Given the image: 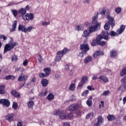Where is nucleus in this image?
Wrapping results in <instances>:
<instances>
[{"instance_id": "51", "label": "nucleus", "mask_w": 126, "mask_h": 126, "mask_svg": "<svg viewBox=\"0 0 126 126\" xmlns=\"http://www.w3.org/2000/svg\"><path fill=\"white\" fill-rule=\"evenodd\" d=\"M50 22H44L42 23V25L43 26H47V25H50Z\"/></svg>"}, {"instance_id": "7", "label": "nucleus", "mask_w": 126, "mask_h": 126, "mask_svg": "<svg viewBox=\"0 0 126 126\" xmlns=\"http://www.w3.org/2000/svg\"><path fill=\"white\" fill-rule=\"evenodd\" d=\"M122 85L118 88V91L122 92H125L126 90V76H124L122 79L121 80Z\"/></svg>"}, {"instance_id": "60", "label": "nucleus", "mask_w": 126, "mask_h": 126, "mask_svg": "<svg viewBox=\"0 0 126 126\" xmlns=\"http://www.w3.org/2000/svg\"><path fill=\"white\" fill-rule=\"evenodd\" d=\"M100 123H99L98 122H97L96 123L94 124V126H100Z\"/></svg>"}, {"instance_id": "5", "label": "nucleus", "mask_w": 126, "mask_h": 126, "mask_svg": "<svg viewBox=\"0 0 126 126\" xmlns=\"http://www.w3.org/2000/svg\"><path fill=\"white\" fill-rule=\"evenodd\" d=\"M54 116H59L61 120H67V114L63 110H58L54 112Z\"/></svg>"}, {"instance_id": "23", "label": "nucleus", "mask_w": 126, "mask_h": 126, "mask_svg": "<svg viewBox=\"0 0 126 126\" xmlns=\"http://www.w3.org/2000/svg\"><path fill=\"white\" fill-rule=\"evenodd\" d=\"M93 58L91 56H88L85 60V63H89L90 62H92Z\"/></svg>"}, {"instance_id": "13", "label": "nucleus", "mask_w": 126, "mask_h": 126, "mask_svg": "<svg viewBox=\"0 0 126 126\" xmlns=\"http://www.w3.org/2000/svg\"><path fill=\"white\" fill-rule=\"evenodd\" d=\"M109 35L110 34L108 32H103L102 35H101V39H104V40L108 41V40H109Z\"/></svg>"}, {"instance_id": "55", "label": "nucleus", "mask_w": 126, "mask_h": 126, "mask_svg": "<svg viewBox=\"0 0 126 126\" xmlns=\"http://www.w3.org/2000/svg\"><path fill=\"white\" fill-rule=\"evenodd\" d=\"M90 1H91V0H84V3H86L87 4H89V3H90Z\"/></svg>"}, {"instance_id": "8", "label": "nucleus", "mask_w": 126, "mask_h": 126, "mask_svg": "<svg viewBox=\"0 0 126 126\" xmlns=\"http://www.w3.org/2000/svg\"><path fill=\"white\" fill-rule=\"evenodd\" d=\"M101 40H102V36H101V35H99L97 36V41L96 43L97 45H99V46H105L106 44H107V42L105 41H101Z\"/></svg>"}, {"instance_id": "40", "label": "nucleus", "mask_w": 126, "mask_h": 126, "mask_svg": "<svg viewBox=\"0 0 126 126\" xmlns=\"http://www.w3.org/2000/svg\"><path fill=\"white\" fill-rule=\"evenodd\" d=\"M72 118H73V114L72 113H69L67 115V119H72Z\"/></svg>"}, {"instance_id": "21", "label": "nucleus", "mask_w": 126, "mask_h": 126, "mask_svg": "<svg viewBox=\"0 0 126 126\" xmlns=\"http://www.w3.org/2000/svg\"><path fill=\"white\" fill-rule=\"evenodd\" d=\"M118 55V52L116 51L115 50H113L110 52V57L111 58H116Z\"/></svg>"}, {"instance_id": "19", "label": "nucleus", "mask_w": 126, "mask_h": 126, "mask_svg": "<svg viewBox=\"0 0 126 126\" xmlns=\"http://www.w3.org/2000/svg\"><path fill=\"white\" fill-rule=\"evenodd\" d=\"M17 25V21H14V23L12 26V28L10 29V32H13V31H15V29H16V26Z\"/></svg>"}, {"instance_id": "56", "label": "nucleus", "mask_w": 126, "mask_h": 126, "mask_svg": "<svg viewBox=\"0 0 126 126\" xmlns=\"http://www.w3.org/2000/svg\"><path fill=\"white\" fill-rule=\"evenodd\" d=\"M69 66H70V64H66L65 67V69L68 70L69 69Z\"/></svg>"}, {"instance_id": "50", "label": "nucleus", "mask_w": 126, "mask_h": 126, "mask_svg": "<svg viewBox=\"0 0 126 126\" xmlns=\"http://www.w3.org/2000/svg\"><path fill=\"white\" fill-rule=\"evenodd\" d=\"M39 77H41V78H43L45 77V76H46V74H44L43 73H40L39 74Z\"/></svg>"}, {"instance_id": "36", "label": "nucleus", "mask_w": 126, "mask_h": 126, "mask_svg": "<svg viewBox=\"0 0 126 126\" xmlns=\"http://www.w3.org/2000/svg\"><path fill=\"white\" fill-rule=\"evenodd\" d=\"M97 45V36L96 39H94L92 42H91V45L93 47L96 46Z\"/></svg>"}, {"instance_id": "4", "label": "nucleus", "mask_w": 126, "mask_h": 126, "mask_svg": "<svg viewBox=\"0 0 126 126\" xmlns=\"http://www.w3.org/2000/svg\"><path fill=\"white\" fill-rule=\"evenodd\" d=\"M17 45V42H14L13 39L11 38L10 41L8 44H6L4 48V53H7V52H9L12 49H14L15 46Z\"/></svg>"}, {"instance_id": "22", "label": "nucleus", "mask_w": 126, "mask_h": 126, "mask_svg": "<svg viewBox=\"0 0 126 126\" xmlns=\"http://www.w3.org/2000/svg\"><path fill=\"white\" fill-rule=\"evenodd\" d=\"M44 71L45 73V76H49L51 73V68H45L44 69Z\"/></svg>"}, {"instance_id": "37", "label": "nucleus", "mask_w": 126, "mask_h": 126, "mask_svg": "<svg viewBox=\"0 0 126 126\" xmlns=\"http://www.w3.org/2000/svg\"><path fill=\"white\" fill-rule=\"evenodd\" d=\"M33 28L32 26L28 27L27 29H26V33H27V32H31Z\"/></svg>"}, {"instance_id": "32", "label": "nucleus", "mask_w": 126, "mask_h": 126, "mask_svg": "<svg viewBox=\"0 0 126 126\" xmlns=\"http://www.w3.org/2000/svg\"><path fill=\"white\" fill-rule=\"evenodd\" d=\"M72 99H69L68 100H66V101H65V103H69V102H71V101H74V100H76V97H75L74 95H72Z\"/></svg>"}, {"instance_id": "29", "label": "nucleus", "mask_w": 126, "mask_h": 126, "mask_svg": "<svg viewBox=\"0 0 126 126\" xmlns=\"http://www.w3.org/2000/svg\"><path fill=\"white\" fill-rule=\"evenodd\" d=\"M108 120L110 122H112V121H114L115 120V116L114 115H108L107 116Z\"/></svg>"}, {"instance_id": "6", "label": "nucleus", "mask_w": 126, "mask_h": 126, "mask_svg": "<svg viewBox=\"0 0 126 126\" xmlns=\"http://www.w3.org/2000/svg\"><path fill=\"white\" fill-rule=\"evenodd\" d=\"M80 49L82 51V53L80 54V56L81 58H83V57L86 55V53H87L88 51L90 50L89 45L86 43L81 44Z\"/></svg>"}, {"instance_id": "31", "label": "nucleus", "mask_w": 126, "mask_h": 126, "mask_svg": "<svg viewBox=\"0 0 126 126\" xmlns=\"http://www.w3.org/2000/svg\"><path fill=\"white\" fill-rule=\"evenodd\" d=\"M11 11L12 12V14H13L14 17H16L17 16V15L18 14V11L14 9H11Z\"/></svg>"}, {"instance_id": "10", "label": "nucleus", "mask_w": 126, "mask_h": 126, "mask_svg": "<svg viewBox=\"0 0 126 126\" xmlns=\"http://www.w3.org/2000/svg\"><path fill=\"white\" fill-rule=\"evenodd\" d=\"M27 78H28V76L25 74H21L18 79V81L19 82H21V81H25L27 80Z\"/></svg>"}, {"instance_id": "16", "label": "nucleus", "mask_w": 126, "mask_h": 126, "mask_svg": "<svg viewBox=\"0 0 126 126\" xmlns=\"http://www.w3.org/2000/svg\"><path fill=\"white\" fill-rule=\"evenodd\" d=\"M41 84L43 86V87H46L47 85H48V83H49V81L47 79H43L41 82Z\"/></svg>"}, {"instance_id": "11", "label": "nucleus", "mask_w": 126, "mask_h": 126, "mask_svg": "<svg viewBox=\"0 0 126 126\" xmlns=\"http://www.w3.org/2000/svg\"><path fill=\"white\" fill-rule=\"evenodd\" d=\"M67 52H68V49L64 48L63 50L58 51L57 52V55L58 56H60L63 58V55H65Z\"/></svg>"}, {"instance_id": "48", "label": "nucleus", "mask_w": 126, "mask_h": 126, "mask_svg": "<svg viewBox=\"0 0 126 126\" xmlns=\"http://www.w3.org/2000/svg\"><path fill=\"white\" fill-rule=\"evenodd\" d=\"M78 31H80V30H83V27L82 26H78L76 27Z\"/></svg>"}, {"instance_id": "15", "label": "nucleus", "mask_w": 126, "mask_h": 126, "mask_svg": "<svg viewBox=\"0 0 126 126\" xmlns=\"http://www.w3.org/2000/svg\"><path fill=\"white\" fill-rule=\"evenodd\" d=\"M125 29H126V26L123 25L120 27V29L118 30L117 32L120 35V34H122V33L125 31Z\"/></svg>"}, {"instance_id": "63", "label": "nucleus", "mask_w": 126, "mask_h": 126, "mask_svg": "<svg viewBox=\"0 0 126 126\" xmlns=\"http://www.w3.org/2000/svg\"><path fill=\"white\" fill-rule=\"evenodd\" d=\"M63 126H70L69 125V124H68L67 123H64Z\"/></svg>"}, {"instance_id": "41", "label": "nucleus", "mask_w": 126, "mask_h": 126, "mask_svg": "<svg viewBox=\"0 0 126 126\" xmlns=\"http://www.w3.org/2000/svg\"><path fill=\"white\" fill-rule=\"evenodd\" d=\"M93 116V113H90L89 114H88L86 116V119H87V120H88L89 119H90V118L91 117H92Z\"/></svg>"}, {"instance_id": "64", "label": "nucleus", "mask_w": 126, "mask_h": 126, "mask_svg": "<svg viewBox=\"0 0 126 126\" xmlns=\"http://www.w3.org/2000/svg\"><path fill=\"white\" fill-rule=\"evenodd\" d=\"M17 126H22V123L21 122H18L17 123Z\"/></svg>"}, {"instance_id": "2", "label": "nucleus", "mask_w": 126, "mask_h": 126, "mask_svg": "<svg viewBox=\"0 0 126 126\" xmlns=\"http://www.w3.org/2000/svg\"><path fill=\"white\" fill-rule=\"evenodd\" d=\"M106 18L108 20V22L106 23L104 25V29L105 30H109L110 27V25H111L112 28L115 26V22H114V18L111 16L109 12L106 13Z\"/></svg>"}, {"instance_id": "30", "label": "nucleus", "mask_w": 126, "mask_h": 126, "mask_svg": "<svg viewBox=\"0 0 126 126\" xmlns=\"http://www.w3.org/2000/svg\"><path fill=\"white\" fill-rule=\"evenodd\" d=\"M81 81L83 83H84L85 84V83H86L87 81H88V78L86 76H84L82 78V80Z\"/></svg>"}, {"instance_id": "27", "label": "nucleus", "mask_w": 126, "mask_h": 126, "mask_svg": "<svg viewBox=\"0 0 126 126\" xmlns=\"http://www.w3.org/2000/svg\"><path fill=\"white\" fill-rule=\"evenodd\" d=\"M68 89L70 90V91H74V90H75V84H71L69 87Z\"/></svg>"}, {"instance_id": "58", "label": "nucleus", "mask_w": 126, "mask_h": 126, "mask_svg": "<svg viewBox=\"0 0 126 126\" xmlns=\"http://www.w3.org/2000/svg\"><path fill=\"white\" fill-rule=\"evenodd\" d=\"M5 79H6V80H9V79H10V75L5 76Z\"/></svg>"}, {"instance_id": "25", "label": "nucleus", "mask_w": 126, "mask_h": 126, "mask_svg": "<svg viewBox=\"0 0 126 126\" xmlns=\"http://www.w3.org/2000/svg\"><path fill=\"white\" fill-rule=\"evenodd\" d=\"M90 33L91 32H88L87 30H85L84 32V35H83V37H85V38L90 37Z\"/></svg>"}, {"instance_id": "52", "label": "nucleus", "mask_w": 126, "mask_h": 126, "mask_svg": "<svg viewBox=\"0 0 126 126\" xmlns=\"http://www.w3.org/2000/svg\"><path fill=\"white\" fill-rule=\"evenodd\" d=\"M23 65H27V64H28V60H27V59H26L24 61V62H23Z\"/></svg>"}, {"instance_id": "61", "label": "nucleus", "mask_w": 126, "mask_h": 126, "mask_svg": "<svg viewBox=\"0 0 126 126\" xmlns=\"http://www.w3.org/2000/svg\"><path fill=\"white\" fill-rule=\"evenodd\" d=\"M20 71L21 72H24V71H25V69H24V68H22V67H20Z\"/></svg>"}, {"instance_id": "24", "label": "nucleus", "mask_w": 126, "mask_h": 126, "mask_svg": "<svg viewBox=\"0 0 126 126\" xmlns=\"http://www.w3.org/2000/svg\"><path fill=\"white\" fill-rule=\"evenodd\" d=\"M99 79L100 80H102L104 82H108L109 81L108 80V78L106 77L105 76H100L99 77Z\"/></svg>"}, {"instance_id": "62", "label": "nucleus", "mask_w": 126, "mask_h": 126, "mask_svg": "<svg viewBox=\"0 0 126 126\" xmlns=\"http://www.w3.org/2000/svg\"><path fill=\"white\" fill-rule=\"evenodd\" d=\"M10 79L14 80L15 79V76L10 75Z\"/></svg>"}, {"instance_id": "45", "label": "nucleus", "mask_w": 126, "mask_h": 126, "mask_svg": "<svg viewBox=\"0 0 126 126\" xmlns=\"http://www.w3.org/2000/svg\"><path fill=\"white\" fill-rule=\"evenodd\" d=\"M63 57L62 56H57L55 59V62H59V61H61Z\"/></svg>"}, {"instance_id": "49", "label": "nucleus", "mask_w": 126, "mask_h": 126, "mask_svg": "<svg viewBox=\"0 0 126 126\" xmlns=\"http://www.w3.org/2000/svg\"><path fill=\"white\" fill-rule=\"evenodd\" d=\"M106 9H103L101 12H100V14L101 15L105 16L106 14Z\"/></svg>"}, {"instance_id": "18", "label": "nucleus", "mask_w": 126, "mask_h": 126, "mask_svg": "<svg viewBox=\"0 0 126 126\" xmlns=\"http://www.w3.org/2000/svg\"><path fill=\"white\" fill-rule=\"evenodd\" d=\"M27 104L28 107H29L30 109H33V107H34L35 105V104L34 103V101H33L32 100H30L27 102Z\"/></svg>"}, {"instance_id": "1", "label": "nucleus", "mask_w": 126, "mask_h": 126, "mask_svg": "<svg viewBox=\"0 0 126 126\" xmlns=\"http://www.w3.org/2000/svg\"><path fill=\"white\" fill-rule=\"evenodd\" d=\"M98 13L94 14V15L92 18V24L94 25L91 26L89 27V31L90 33H93L95 32L96 30H98V28H100L101 24L100 23H97V19H98Z\"/></svg>"}, {"instance_id": "47", "label": "nucleus", "mask_w": 126, "mask_h": 126, "mask_svg": "<svg viewBox=\"0 0 126 126\" xmlns=\"http://www.w3.org/2000/svg\"><path fill=\"white\" fill-rule=\"evenodd\" d=\"M109 93H110L109 91H105L103 93L102 95L103 96H107V95H108Z\"/></svg>"}, {"instance_id": "28", "label": "nucleus", "mask_w": 126, "mask_h": 126, "mask_svg": "<svg viewBox=\"0 0 126 126\" xmlns=\"http://www.w3.org/2000/svg\"><path fill=\"white\" fill-rule=\"evenodd\" d=\"M5 86L4 85H1L0 86V94H4V89Z\"/></svg>"}, {"instance_id": "35", "label": "nucleus", "mask_w": 126, "mask_h": 126, "mask_svg": "<svg viewBox=\"0 0 126 126\" xmlns=\"http://www.w3.org/2000/svg\"><path fill=\"white\" fill-rule=\"evenodd\" d=\"M115 11L116 12L117 14L121 13L122 11V8L121 7H117L115 9Z\"/></svg>"}, {"instance_id": "14", "label": "nucleus", "mask_w": 126, "mask_h": 126, "mask_svg": "<svg viewBox=\"0 0 126 126\" xmlns=\"http://www.w3.org/2000/svg\"><path fill=\"white\" fill-rule=\"evenodd\" d=\"M14 116V114H8L6 116L5 119L7 121H9V122H12V121H13Z\"/></svg>"}, {"instance_id": "17", "label": "nucleus", "mask_w": 126, "mask_h": 126, "mask_svg": "<svg viewBox=\"0 0 126 126\" xmlns=\"http://www.w3.org/2000/svg\"><path fill=\"white\" fill-rule=\"evenodd\" d=\"M19 31H22V32H24L26 33V28H25V26L19 25L18 27Z\"/></svg>"}, {"instance_id": "20", "label": "nucleus", "mask_w": 126, "mask_h": 126, "mask_svg": "<svg viewBox=\"0 0 126 126\" xmlns=\"http://www.w3.org/2000/svg\"><path fill=\"white\" fill-rule=\"evenodd\" d=\"M47 99L48 101H53L55 99V96L53 94L50 93L47 95Z\"/></svg>"}, {"instance_id": "43", "label": "nucleus", "mask_w": 126, "mask_h": 126, "mask_svg": "<svg viewBox=\"0 0 126 126\" xmlns=\"http://www.w3.org/2000/svg\"><path fill=\"white\" fill-rule=\"evenodd\" d=\"M110 35L112 37H113V36H118V34L116 32H115L113 31L111 32Z\"/></svg>"}, {"instance_id": "54", "label": "nucleus", "mask_w": 126, "mask_h": 126, "mask_svg": "<svg viewBox=\"0 0 126 126\" xmlns=\"http://www.w3.org/2000/svg\"><path fill=\"white\" fill-rule=\"evenodd\" d=\"M87 88L89 90H90V91H91L92 90H95V89H94V88H93V87H91L90 86H88Z\"/></svg>"}, {"instance_id": "34", "label": "nucleus", "mask_w": 126, "mask_h": 126, "mask_svg": "<svg viewBox=\"0 0 126 126\" xmlns=\"http://www.w3.org/2000/svg\"><path fill=\"white\" fill-rule=\"evenodd\" d=\"M97 122L99 124H102V123H103V122H104V119H103L102 116H99V117H98V118H97Z\"/></svg>"}, {"instance_id": "46", "label": "nucleus", "mask_w": 126, "mask_h": 126, "mask_svg": "<svg viewBox=\"0 0 126 126\" xmlns=\"http://www.w3.org/2000/svg\"><path fill=\"white\" fill-rule=\"evenodd\" d=\"M39 63H43V58H42V56L41 55L38 54V59Z\"/></svg>"}, {"instance_id": "53", "label": "nucleus", "mask_w": 126, "mask_h": 126, "mask_svg": "<svg viewBox=\"0 0 126 126\" xmlns=\"http://www.w3.org/2000/svg\"><path fill=\"white\" fill-rule=\"evenodd\" d=\"M84 84H85L84 83H83L81 81V82L79 83L78 86V87H80V88L82 87V86H83V85H84Z\"/></svg>"}, {"instance_id": "44", "label": "nucleus", "mask_w": 126, "mask_h": 126, "mask_svg": "<svg viewBox=\"0 0 126 126\" xmlns=\"http://www.w3.org/2000/svg\"><path fill=\"white\" fill-rule=\"evenodd\" d=\"M17 103L16 102H14L12 105V108L15 110V109H17Z\"/></svg>"}, {"instance_id": "33", "label": "nucleus", "mask_w": 126, "mask_h": 126, "mask_svg": "<svg viewBox=\"0 0 126 126\" xmlns=\"http://www.w3.org/2000/svg\"><path fill=\"white\" fill-rule=\"evenodd\" d=\"M87 104L88 106H91L92 104V96H91L87 101Z\"/></svg>"}, {"instance_id": "12", "label": "nucleus", "mask_w": 126, "mask_h": 126, "mask_svg": "<svg viewBox=\"0 0 126 126\" xmlns=\"http://www.w3.org/2000/svg\"><path fill=\"white\" fill-rule=\"evenodd\" d=\"M78 109V105L77 104L73 103L69 106V110L70 112H73V111H76Z\"/></svg>"}, {"instance_id": "26", "label": "nucleus", "mask_w": 126, "mask_h": 126, "mask_svg": "<svg viewBox=\"0 0 126 126\" xmlns=\"http://www.w3.org/2000/svg\"><path fill=\"white\" fill-rule=\"evenodd\" d=\"M11 94L13 95V96H14V97H20V95H19V94L17 93L15 90H13L11 92Z\"/></svg>"}, {"instance_id": "3", "label": "nucleus", "mask_w": 126, "mask_h": 126, "mask_svg": "<svg viewBox=\"0 0 126 126\" xmlns=\"http://www.w3.org/2000/svg\"><path fill=\"white\" fill-rule=\"evenodd\" d=\"M19 11L20 13L22 14V16L24 20L29 21V20H33L34 19V15L33 13H27L25 15V13H26V10L25 9L21 8L19 10Z\"/></svg>"}, {"instance_id": "59", "label": "nucleus", "mask_w": 126, "mask_h": 126, "mask_svg": "<svg viewBox=\"0 0 126 126\" xmlns=\"http://www.w3.org/2000/svg\"><path fill=\"white\" fill-rule=\"evenodd\" d=\"M98 76H95V75H94L93 77H92V79L93 80H96V79H98Z\"/></svg>"}, {"instance_id": "9", "label": "nucleus", "mask_w": 126, "mask_h": 126, "mask_svg": "<svg viewBox=\"0 0 126 126\" xmlns=\"http://www.w3.org/2000/svg\"><path fill=\"white\" fill-rule=\"evenodd\" d=\"M0 104H3V106H5V107L10 106V102L8 99H0Z\"/></svg>"}, {"instance_id": "39", "label": "nucleus", "mask_w": 126, "mask_h": 126, "mask_svg": "<svg viewBox=\"0 0 126 126\" xmlns=\"http://www.w3.org/2000/svg\"><path fill=\"white\" fill-rule=\"evenodd\" d=\"M12 62H16L17 61V56L13 55L12 56L11 58Z\"/></svg>"}, {"instance_id": "57", "label": "nucleus", "mask_w": 126, "mask_h": 126, "mask_svg": "<svg viewBox=\"0 0 126 126\" xmlns=\"http://www.w3.org/2000/svg\"><path fill=\"white\" fill-rule=\"evenodd\" d=\"M101 104H99V108H101L102 106V108H104V101H101L100 102Z\"/></svg>"}, {"instance_id": "42", "label": "nucleus", "mask_w": 126, "mask_h": 126, "mask_svg": "<svg viewBox=\"0 0 126 126\" xmlns=\"http://www.w3.org/2000/svg\"><path fill=\"white\" fill-rule=\"evenodd\" d=\"M100 56L101 55V54H100V52L99 51H96L94 54V58H97V57H98V56Z\"/></svg>"}, {"instance_id": "38", "label": "nucleus", "mask_w": 126, "mask_h": 126, "mask_svg": "<svg viewBox=\"0 0 126 126\" xmlns=\"http://www.w3.org/2000/svg\"><path fill=\"white\" fill-rule=\"evenodd\" d=\"M126 67L120 73V76H124V75H126Z\"/></svg>"}]
</instances>
